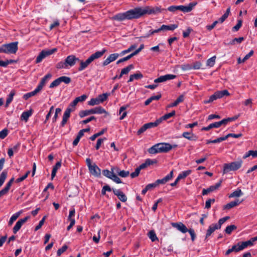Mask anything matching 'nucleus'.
Here are the masks:
<instances>
[{
    "label": "nucleus",
    "mask_w": 257,
    "mask_h": 257,
    "mask_svg": "<svg viewBox=\"0 0 257 257\" xmlns=\"http://www.w3.org/2000/svg\"><path fill=\"white\" fill-rule=\"evenodd\" d=\"M243 195V192L241 191V190L240 189H237L235 191H233L232 193H231L229 195V198L232 197H238L241 195Z\"/></svg>",
    "instance_id": "nucleus-39"
},
{
    "label": "nucleus",
    "mask_w": 257,
    "mask_h": 257,
    "mask_svg": "<svg viewBox=\"0 0 257 257\" xmlns=\"http://www.w3.org/2000/svg\"><path fill=\"white\" fill-rule=\"evenodd\" d=\"M178 28V25L176 24H171L170 25H163L161 26V30L164 31H173Z\"/></svg>",
    "instance_id": "nucleus-29"
},
{
    "label": "nucleus",
    "mask_w": 257,
    "mask_h": 257,
    "mask_svg": "<svg viewBox=\"0 0 257 257\" xmlns=\"http://www.w3.org/2000/svg\"><path fill=\"white\" fill-rule=\"evenodd\" d=\"M86 163L91 174L95 177H98L100 175V169L95 163L92 164L91 161L89 158L86 159Z\"/></svg>",
    "instance_id": "nucleus-8"
},
{
    "label": "nucleus",
    "mask_w": 257,
    "mask_h": 257,
    "mask_svg": "<svg viewBox=\"0 0 257 257\" xmlns=\"http://www.w3.org/2000/svg\"><path fill=\"white\" fill-rule=\"evenodd\" d=\"M105 131H106L105 129L102 130L99 132L96 133V134H94L93 135H92V136H91L90 138V139L91 141H94L96 138L102 135Z\"/></svg>",
    "instance_id": "nucleus-46"
},
{
    "label": "nucleus",
    "mask_w": 257,
    "mask_h": 257,
    "mask_svg": "<svg viewBox=\"0 0 257 257\" xmlns=\"http://www.w3.org/2000/svg\"><path fill=\"white\" fill-rule=\"evenodd\" d=\"M192 31H193L192 29L190 27H188L186 31H183V37L184 38L188 37Z\"/></svg>",
    "instance_id": "nucleus-60"
},
{
    "label": "nucleus",
    "mask_w": 257,
    "mask_h": 257,
    "mask_svg": "<svg viewBox=\"0 0 257 257\" xmlns=\"http://www.w3.org/2000/svg\"><path fill=\"white\" fill-rule=\"evenodd\" d=\"M222 125H226L224 119H223L222 120H221L219 121L212 123L210 124L207 126L203 127L202 128L201 130L205 131H208L209 130H210V129H211L212 128H218Z\"/></svg>",
    "instance_id": "nucleus-12"
},
{
    "label": "nucleus",
    "mask_w": 257,
    "mask_h": 257,
    "mask_svg": "<svg viewBox=\"0 0 257 257\" xmlns=\"http://www.w3.org/2000/svg\"><path fill=\"white\" fill-rule=\"evenodd\" d=\"M61 84L59 78L53 81L50 85L49 88H52L59 86Z\"/></svg>",
    "instance_id": "nucleus-51"
},
{
    "label": "nucleus",
    "mask_w": 257,
    "mask_h": 257,
    "mask_svg": "<svg viewBox=\"0 0 257 257\" xmlns=\"http://www.w3.org/2000/svg\"><path fill=\"white\" fill-rule=\"evenodd\" d=\"M134 66L133 64H130L127 67L122 69L121 71L120 74L118 77V79L121 78L123 75L127 74L132 69H134Z\"/></svg>",
    "instance_id": "nucleus-25"
},
{
    "label": "nucleus",
    "mask_w": 257,
    "mask_h": 257,
    "mask_svg": "<svg viewBox=\"0 0 257 257\" xmlns=\"http://www.w3.org/2000/svg\"><path fill=\"white\" fill-rule=\"evenodd\" d=\"M39 92H40V90H39V89L36 88L34 91L25 94L23 95V98L25 100H27L29 98L33 96H35L36 94H37Z\"/></svg>",
    "instance_id": "nucleus-30"
},
{
    "label": "nucleus",
    "mask_w": 257,
    "mask_h": 257,
    "mask_svg": "<svg viewBox=\"0 0 257 257\" xmlns=\"http://www.w3.org/2000/svg\"><path fill=\"white\" fill-rule=\"evenodd\" d=\"M141 170V169L139 167H137L135 169V172H134L131 174V177L132 178H135V177L138 176L140 173Z\"/></svg>",
    "instance_id": "nucleus-56"
},
{
    "label": "nucleus",
    "mask_w": 257,
    "mask_h": 257,
    "mask_svg": "<svg viewBox=\"0 0 257 257\" xmlns=\"http://www.w3.org/2000/svg\"><path fill=\"white\" fill-rule=\"evenodd\" d=\"M56 68L58 69H61L63 68H66L68 67L67 66V64L66 63L65 61H61L58 62L56 65Z\"/></svg>",
    "instance_id": "nucleus-50"
},
{
    "label": "nucleus",
    "mask_w": 257,
    "mask_h": 257,
    "mask_svg": "<svg viewBox=\"0 0 257 257\" xmlns=\"http://www.w3.org/2000/svg\"><path fill=\"white\" fill-rule=\"evenodd\" d=\"M160 123V121L159 120V119H157L155 122H150L145 123V124L148 130L149 128L156 127Z\"/></svg>",
    "instance_id": "nucleus-34"
},
{
    "label": "nucleus",
    "mask_w": 257,
    "mask_h": 257,
    "mask_svg": "<svg viewBox=\"0 0 257 257\" xmlns=\"http://www.w3.org/2000/svg\"><path fill=\"white\" fill-rule=\"evenodd\" d=\"M148 235L152 242L158 240V238L157 237L154 230H152L150 231L148 233Z\"/></svg>",
    "instance_id": "nucleus-38"
},
{
    "label": "nucleus",
    "mask_w": 257,
    "mask_h": 257,
    "mask_svg": "<svg viewBox=\"0 0 257 257\" xmlns=\"http://www.w3.org/2000/svg\"><path fill=\"white\" fill-rule=\"evenodd\" d=\"M216 56H214L211 58L208 59L206 62V65L210 67H213L215 63Z\"/></svg>",
    "instance_id": "nucleus-43"
},
{
    "label": "nucleus",
    "mask_w": 257,
    "mask_h": 257,
    "mask_svg": "<svg viewBox=\"0 0 257 257\" xmlns=\"http://www.w3.org/2000/svg\"><path fill=\"white\" fill-rule=\"evenodd\" d=\"M100 104L99 101L97 98H91L88 102V104L91 106H94L95 105H98Z\"/></svg>",
    "instance_id": "nucleus-49"
},
{
    "label": "nucleus",
    "mask_w": 257,
    "mask_h": 257,
    "mask_svg": "<svg viewBox=\"0 0 257 257\" xmlns=\"http://www.w3.org/2000/svg\"><path fill=\"white\" fill-rule=\"evenodd\" d=\"M159 153H167L172 149L169 143H158Z\"/></svg>",
    "instance_id": "nucleus-17"
},
{
    "label": "nucleus",
    "mask_w": 257,
    "mask_h": 257,
    "mask_svg": "<svg viewBox=\"0 0 257 257\" xmlns=\"http://www.w3.org/2000/svg\"><path fill=\"white\" fill-rule=\"evenodd\" d=\"M163 11H166V10L161 9L159 7H138L127 11L125 13L118 14L113 17V19L118 21H122L124 20L136 19L146 14H156L161 13Z\"/></svg>",
    "instance_id": "nucleus-1"
},
{
    "label": "nucleus",
    "mask_w": 257,
    "mask_h": 257,
    "mask_svg": "<svg viewBox=\"0 0 257 257\" xmlns=\"http://www.w3.org/2000/svg\"><path fill=\"white\" fill-rule=\"evenodd\" d=\"M16 61L15 60L10 59V60H7L6 61H2L1 60V67H7L9 64H12L13 63H15Z\"/></svg>",
    "instance_id": "nucleus-47"
},
{
    "label": "nucleus",
    "mask_w": 257,
    "mask_h": 257,
    "mask_svg": "<svg viewBox=\"0 0 257 257\" xmlns=\"http://www.w3.org/2000/svg\"><path fill=\"white\" fill-rule=\"evenodd\" d=\"M112 191L115 195L117 196L118 198L123 202H125L127 200V197L125 194L120 189H112Z\"/></svg>",
    "instance_id": "nucleus-18"
},
{
    "label": "nucleus",
    "mask_w": 257,
    "mask_h": 257,
    "mask_svg": "<svg viewBox=\"0 0 257 257\" xmlns=\"http://www.w3.org/2000/svg\"><path fill=\"white\" fill-rule=\"evenodd\" d=\"M60 83L64 82L65 84H69L71 82V78L69 77L63 76L59 77Z\"/></svg>",
    "instance_id": "nucleus-45"
},
{
    "label": "nucleus",
    "mask_w": 257,
    "mask_h": 257,
    "mask_svg": "<svg viewBox=\"0 0 257 257\" xmlns=\"http://www.w3.org/2000/svg\"><path fill=\"white\" fill-rule=\"evenodd\" d=\"M217 99L221 98L223 97L224 96H228L229 95V93L227 90H223L222 91H217L215 92Z\"/></svg>",
    "instance_id": "nucleus-36"
},
{
    "label": "nucleus",
    "mask_w": 257,
    "mask_h": 257,
    "mask_svg": "<svg viewBox=\"0 0 257 257\" xmlns=\"http://www.w3.org/2000/svg\"><path fill=\"white\" fill-rule=\"evenodd\" d=\"M137 47V45H136V44H134V45H131L127 49L121 51V52L120 53V55L123 56L124 54L130 52L133 50L136 49Z\"/></svg>",
    "instance_id": "nucleus-42"
},
{
    "label": "nucleus",
    "mask_w": 257,
    "mask_h": 257,
    "mask_svg": "<svg viewBox=\"0 0 257 257\" xmlns=\"http://www.w3.org/2000/svg\"><path fill=\"white\" fill-rule=\"evenodd\" d=\"M32 113H33L32 109H30L28 111H24L21 116V120H25V121H27L29 119V117L32 115Z\"/></svg>",
    "instance_id": "nucleus-26"
},
{
    "label": "nucleus",
    "mask_w": 257,
    "mask_h": 257,
    "mask_svg": "<svg viewBox=\"0 0 257 257\" xmlns=\"http://www.w3.org/2000/svg\"><path fill=\"white\" fill-rule=\"evenodd\" d=\"M46 218V216H44L43 217V218L40 221L38 225H37L35 228V231H37L41 228L42 226L43 225L44 223Z\"/></svg>",
    "instance_id": "nucleus-55"
},
{
    "label": "nucleus",
    "mask_w": 257,
    "mask_h": 257,
    "mask_svg": "<svg viewBox=\"0 0 257 257\" xmlns=\"http://www.w3.org/2000/svg\"><path fill=\"white\" fill-rule=\"evenodd\" d=\"M196 3H191L188 6H171L168 8L167 10L171 12L174 13L177 11H180L184 13L191 12L193 7L196 6Z\"/></svg>",
    "instance_id": "nucleus-5"
},
{
    "label": "nucleus",
    "mask_w": 257,
    "mask_h": 257,
    "mask_svg": "<svg viewBox=\"0 0 257 257\" xmlns=\"http://www.w3.org/2000/svg\"><path fill=\"white\" fill-rule=\"evenodd\" d=\"M18 42H15L3 45L1 46V53L15 54L18 49Z\"/></svg>",
    "instance_id": "nucleus-7"
},
{
    "label": "nucleus",
    "mask_w": 257,
    "mask_h": 257,
    "mask_svg": "<svg viewBox=\"0 0 257 257\" xmlns=\"http://www.w3.org/2000/svg\"><path fill=\"white\" fill-rule=\"evenodd\" d=\"M242 25V21L238 20L237 24L232 28V31L236 32L239 30Z\"/></svg>",
    "instance_id": "nucleus-57"
},
{
    "label": "nucleus",
    "mask_w": 257,
    "mask_h": 257,
    "mask_svg": "<svg viewBox=\"0 0 257 257\" xmlns=\"http://www.w3.org/2000/svg\"><path fill=\"white\" fill-rule=\"evenodd\" d=\"M15 95V91L14 90H13L11 91L10 93L8 96L7 99L6 103L5 104L6 107H7L11 103L13 99L14 96Z\"/></svg>",
    "instance_id": "nucleus-33"
},
{
    "label": "nucleus",
    "mask_w": 257,
    "mask_h": 257,
    "mask_svg": "<svg viewBox=\"0 0 257 257\" xmlns=\"http://www.w3.org/2000/svg\"><path fill=\"white\" fill-rule=\"evenodd\" d=\"M130 174V172L128 171H125V170H120L119 172L118 175L121 177H127Z\"/></svg>",
    "instance_id": "nucleus-61"
},
{
    "label": "nucleus",
    "mask_w": 257,
    "mask_h": 257,
    "mask_svg": "<svg viewBox=\"0 0 257 257\" xmlns=\"http://www.w3.org/2000/svg\"><path fill=\"white\" fill-rule=\"evenodd\" d=\"M68 246L66 245H64L61 248H59L57 251V256H60L62 253H63L66 250Z\"/></svg>",
    "instance_id": "nucleus-54"
},
{
    "label": "nucleus",
    "mask_w": 257,
    "mask_h": 257,
    "mask_svg": "<svg viewBox=\"0 0 257 257\" xmlns=\"http://www.w3.org/2000/svg\"><path fill=\"white\" fill-rule=\"evenodd\" d=\"M165 81H166L167 80L174 79L176 77V75H173V74H166L165 75H163Z\"/></svg>",
    "instance_id": "nucleus-59"
},
{
    "label": "nucleus",
    "mask_w": 257,
    "mask_h": 257,
    "mask_svg": "<svg viewBox=\"0 0 257 257\" xmlns=\"http://www.w3.org/2000/svg\"><path fill=\"white\" fill-rule=\"evenodd\" d=\"M230 12V8L229 7L226 11L225 13L218 20V23H222L228 17Z\"/></svg>",
    "instance_id": "nucleus-35"
},
{
    "label": "nucleus",
    "mask_w": 257,
    "mask_h": 257,
    "mask_svg": "<svg viewBox=\"0 0 257 257\" xmlns=\"http://www.w3.org/2000/svg\"><path fill=\"white\" fill-rule=\"evenodd\" d=\"M182 136L189 140V141H196L197 140V137L194 134L192 133V132H184L182 135Z\"/></svg>",
    "instance_id": "nucleus-23"
},
{
    "label": "nucleus",
    "mask_w": 257,
    "mask_h": 257,
    "mask_svg": "<svg viewBox=\"0 0 257 257\" xmlns=\"http://www.w3.org/2000/svg\"><path fill=\"white\" fill-rule=\"evenodd\" d=\"M239 244L240 242H238L236 244L233 245L231 248L227 249L225 253V255H228L231 252L233 251L238 252L241 250L239 246Z\"/></svg>",
    "instance_id": "nucleus-24"
},
{
    "label": "nucleus",
    "mask_w": 257,
    "mask_h": 257,
    "mask_svg": "<svg viewBox=\"0 0 257 257\" xmlns=\"http://www.w3.org/2000/svg\"><path fill=\"white\" fill-rule=\"evenodd\" d=\"M242 161L241 160H237L230 163H226L223 166V173L225 174L230 171H234L239 169L242 166Z\"/></svg>",
    "instance_id": "nucleus-6"
},
{
    "label": "nucleus",
    "mask_w": 257,
    "mask_h": 257,
    "mask_svg": "<svg viewBox=\"0 0 257 257\" xmlns=\"http://www.w3.org/2000/svg\"><path fill=\"white\" fill-rule=\"evenodd\" d=\"M106 52V50L103 49L101 51H97L92 54L85 61H80V66L78 69V71H82L86 69L91 62L101 57Z\"/></svg>",
    "instance_id": "nucleus-2"
},
{
    "label": "nucleus",
    "mask_w": 257,
    "mask_h": 257,
    "mask_svg": "<svg viewBox=\"0 0 257 257\" xmlns=\"http://www.w3.org/2000/svg\"><path fill=\"white\" fill-rule=\"evenodd\" d=\"M73 111V108H67L65 110L62 118V120L61 123V126L63 127L67 123L68 119L70 116V113L71 112Z\"/></svg>",
    "instance_id": "nucleus-15"
},
{
    "label": "nucleus",
    "mask_w": 257,
    "mask_h": 257,
    "mask_svg": "<svg viewBox=\"0 0 257 257\" xmlns=\"http://www.w3.org/2000/svg\"><path fill=\"white\" fill-rule=\"evenodd\" d=\"M57 51L56 48H53L50 50H42L39 55L36 58V63H39L41 62L42 60L45 58L46 57L53 54Z\"/></svg>",
    "instance_id": "nucleus-9"
},
{
    "label": "nucleus",
    "mask_w": 257,
    "mask_h": 257,
    "mask_svg": "<svg viewBox=\"0 0 257 257\" xmlns=\"http://www.w3.org/2000/svg\"><path fill=\"white\" fill-rule=\"evenodd\" d=\"M175 113H176L175 111L173 110L171 112L165 114L162 117H160L159 118V120L160 121V122L161 123L163 120H167V119H169V118L175 115Z\"/></svg>",
    "instance_id": "nucleus-31"
},
{
    "label": "nucleus",
    "mask_w": 257,
    "mask_h": 257,
    "mask_svg": "<svg viewBox=\"0 0 257 257\" xmlns=\"http://www.w3.org/2000/svg\"><path fill=\"white\" fill-rule=\"evenodd\" d=\"M14 178L13 177L10 179V180L7 183L6 187H5L2 190H1V196L4 195L8 193L9 192L11 186H12L14 181Z\"/></svg>",
    "instance_id": "nucleus-22"
},
{
    "label": "nucleus",
    "mask_w": 257,
    "mask_h": 257,
    "mask_svg": "<svg viewBox=\"0 0 257 257\" xmlns=\"http://www.w3.org/2000/svg\"><path fill=\"white\" fill-rule=\"evenodd\" d=\"M119 54L117 53H113L110 54L107 58H108L110 62L115 61L119 56Z\"/></svg>",
    "instance_id": "nucleus-53"
},
{
    "label": "nucleus",
    "mask_w": 257,
    "mask_h": 257,
    "mask_svg": "<svg viewBox=\"0 0 257 257\" xmlns=\"http://www.w3.org/2000/svg\"><path fill=\"white\" fill-rule=\"evenodd\" d=\"M237 228V227L235 225H230L227 226L225 229V232L227 234H230L232 231Z\"/></svg>",
    "instance_id": "nucleus-44"
},
{
    "label": "nucleus",
    "mask_w": 257,
    "mask_h": 257,
    "mask_svg": "<svg viewBox=\"0 0 257 257\" xmlns=\"http://www.w3.org/2000/svg\"><path fill=\"white\" fill-rule=\"evenodd\" d=\"M30 218V216H27L24 218L19 219L14 226L13 229V231L14 234H16L18 231L21 229L23 224H24L26 221Z\"/></svg>",
    "instance_id": "nucleus-11"
},
{
    "label": "nucleus",
    "mask_w": 257,
    "mask_h": 257,
    "mask_svg": "<svg viewBox=\"0 0 257 257\" xmlns=\"http://www.w3.org/2000/svg\"><path fill=\"white\" fill-rule=\"evenodd\" d=\"M241 202V201H239L238 199H236L234 201H231L230 202L226 204L225 205L223 206V209H230L235 206L238 205Z\"/></svg>",
    "instance_id": "nucleus-21"
},
{
    "label": "nucleus",
    "mask_w": 257,
    "mask_h": 257,
    "mask_svg": "<svg viewBox=\"0 0 257 257\" xmlns=\"http://www.w3.org/2000/svg\"><path fill=\"white\" fill-rule=\"evenodd\" d=\"M102 174L106 177L113 180L114 182L117 184L122 183L120 178L117 177L116 174L113 173L111 170V171H109L107 169L103 170L102 171Z\"/></svg>",
    "instance_id": "nucleus-10"
},
{
    "label": "nucleus",
    "mask_w": 257,
    "mask_h": 257,
    "mask_svg": "<svg viewBox=\"0 0 257 257\" xmlns=\"http://www.w3.org/2000/svg\"><path fill=\"white\" fill-rule=\"evenodd\" d=\"M148 152L151 154H155L159 153L158 144H157L149 148Z\"/></svg>",
    "instance_id": "nucleus-37"
},
{
    "label": "nucleus",
    "mask_w": 257,
    "mask_h": 257,
    "mask_svg": "<svg viewBox=\"0 0 257 257\" xmlns=\"http://www.w3.org/2000/svg\"><path fill=\"white\" fill-rule=\"evenodd\" d=\"M61 166V161L57 162L55 165L53 166L51 173V180H53L55 177L58 169H59Z\"/></svg>",
    "instance_id": "nucleus-28"
},
{
    "label": "nucleus",
    "mask_w": 257,
    "mask_h": 257,
    "mask_svg": "<svg viewBox=\"0 0 257 257\" xmlns=\"http://www.w3.org/2000/svg\"><path fill=\"white\" fill-rule=\"evenodd\" d=\"M87 96L85 94H83L80 96L77 97L75 98V100L77 102V103L79 102H83L87 98Z\"/></svg>",
    "instance_id": "nucleus-64"
},
{
    "label": "nucleus",
    "mask_w": 257,
    "mask_h": 257,
    "mask_svg": "<svg viewBox=\"0 0 257 257\" xmlns=\"http://www.w3.org/2000/svg\"><path fill=\"white\" fill-rule=\"evenodd\" d=\"M65 60L67 66H69L70 67L74 66L77 61H80L78 58L76 57L73 55L67 56Z\"/></svg>",
    "instance_id": "nucleus-16"
},
{
    "label": "nucleus",
    "mask_w": 257,
    "mask_h": 257,
    "mask_svg": "<svg viewBox=\"0 0 257 257\" xmlns=\"http://www.w3.org/2000/svg\"><path fill=\"white\" fill-rule=\"evenodd\" d=\"M244 38L242 37H239V38H235L232 39V40H231L229 42V43H228V44L234 45L236 43L240 44L244 40Z\"/></svg>",
    "instance_id": "nucleus-41"
},
{
    "label": "nucleus",
    "mask_w": 257,
    "mask_h": 257,
    "mask_svg": "<svg viewBox=\"0 0 257 257\" xmlns=\"http://www.w3.org/2000/svg\"><path fill=\"white\" fill-rule=\"evenodd\" d=\"M239 246L240 247L241 250H243V249L246 248L248 246H252L254 244V241L252 239V238H250L249 240L246 241H243V242H239Z\"/></svg>",
    "instance_id": "nucleus-20"
},
{
    "label": "nucleus",
    "mask_w": 257,
    "mask_h": 257,
    "mask_svg": "<svg viewBox=\"0 0 257 257\" xmlns=\"http://www.w3.org/2000/svg\"><path fill=\"white\" fill-rule=\"evenodd\" d=\"M105 113L108 115V113L101 106H98L89 110H81L79 113V115L82 118L91 114Z\"/></svg>",
    "instance_id": "nucleus-4"
},
{
    "label": "nucleus",
    "mask_w": 257,
    "mask_h": 257,
    "mask_svg": "<svg viewBox=\"0 0 257 257\" xmlns=\"http://www.w3.org/2000/svg\"><path fill=\"white\" fill-rule=\"evenodd\" d=\"M30 172L29 171H28L24 176H22L21 177H20L19 178H18L16 180V183H20L23 181H24L25 179H26L28 176L29 175V174H30Z\"/></svg>",
    "instance_id": "nucleus-58"
},
{
    "label": "nucleus",
    "mask_w": 257,
    "mask_h": 257,
    "mask_svg": "<svg viewBox=\"0 0 257 257\" xmlns=\"http://www.w3.org/2000/svg\"><path fill=\"white\" fill-rule=\"evenodd\" d=\"M143 77V75L140 72H138L136 73L131 75L130 76V79L127 81V82H131L134 81V80H138L141 79Z\"/></svg>",
    "instance_id": "nucleus-27"
},
{
    "label": "nucleus",
    "mask_w": 257,
    "mask_h": 257,
    "mask_svg": "<svg viewBox=\"0 0 257 257\" xmlns=\"http://www.w3.org/2000/svg\"><path fill=\"white\" fill-rule=\"evenodd\" d=\"M222 182V180H220L219 181L217 182L215 185L210 186L207 189H203L202 190V194L203 195H205L210 192H213L215 190L218 189L220 187Z\"/></svg>",
    "instance_id": "nucleus-13"
},
{
    "label": "nucleus",
    "mask_w": 257,
    "mask_h": 257,
    "mask_svg": "<svg viewBox=\"0 0 257 257\" xmlns=\"http://www.w3.org/2000/svg\"><path fill=\"white\" fill-rule=\"evenodd\" d=\"M108 97V94L107 93H103L102 94H100L97 97V98L99 101V103H102L104 101H105Z\"/></svg>",
    "instance_id": "nucleus-48"
},
{
    "label": "nucleus",
    "mask_w": 257,
    "mask_h": 257,
    "mask_svg": "<svg viewBox=\"0 0 257 257\" xmlns=\"http://www.w3.org/2000/svg\"><path fill=\"white\" fill-rule=\"evenodd\" d=\"M242 136V134L241 133L238 134H228L226 136H224L225 140L228 139L229 137H233L235 138H238Z\"/></svg>",
    "instance_id": "nucleus-52"
},
{
    "label": "nucleus",
    "mask_w": 257,
    "mask_h": 257,
    "mask_svg": "<svg viewBox=\"0 0 257 257\" xmlns=\"http://www.w3.org/2000/svg\"><path fill=\"white\" fill-rule=\"evenodd\" d=\"M191 235V240L192 241H194L196 238V234L193 229L190 228L188 229V231Z\"/></svg>",
    "instance_id": "nucleus-63"
},
{
    "label": "nucleus",
    "mask_w": 257,
    "mask_h": 257,
    "mask_svg": "<svg viewBox=\"0 0 257 257\" xmlns=\"http://www.w3.org/2000/svg\"><path fill=\"white\" fill-rule=\"evenodd\" d=\"M191 171L190 170L183 171L179 174L177 178L179 180L181 179H184L187 176L190 175L191 174Z\"/></svg>",
    "instance_id": "nucleus-40"
},
{
    "label": "nucleus",
    "mask_w": 257,
    "mask_h": 257,
    "mask_svg": "<svg viewBox=\"0 0 257 257\" xmlns=\"http://www.w3.org/2000/svg\"><path fill=\"white\" fill-rule=\"evenodd\" d=\"M229 218L230 217L229 216L224 217L219 219L217 223L212 224L209 225L206 231L205 239L209 237L216 230L220 229L222 224H223L226 220L229 219Z\"/></svg>",
    "instance_id": "nucleus-3"
},
{
    "label": "nucleus",
    "mask_w": 257,
    "mask_h": 257,
    "mask_svg": "<svg viewBox=\"0 0 257 257\" xmlns=\"http://www.w3.org/2000/svg\"><path fill=\"white\" fill-rule=\"evenodd\" d=\"M172 227L176 228L182 233H186L188 229L187 227L181 222L171 223Z\"/></svg>",
    "instance_id": "nucleus-14"
},
{
    "label": "nucleus",
    "mask_w": 257,
    "mask_h": 257,
    "mask_svg": "<svg viewBox=\"0 0 257 257\" xmlns=\"http://www.w3.org/2000/svg\"><path fill=\"white\" fill-rule=\"evenodd\" d=\"M191 235V240L192 241H194L196 238V234L193 229L190 228L188 229V231Z\"/></svg>",
    "instance_id": "nucleus-62"
},
{
    "label": "nucleus",
    "mask_w": 257,
    "mask_h": 257,
    "mask_svg": "<svg viewBox=\"0 0 257 257\" xmlns=\"http://www.w3.org/2000/svg\"><path fill=\"white\" fill-rule=\"evenodd\" d=\"M127 107H128V105H123L120 107V109L119 110V114H121L122 113V114L121 115L120 117H119V119L120 120H122L126 116V115L127 114V112L125 111V110L127 108Z\"/></svg>",
    "instance_id": "nucleus-32"
},
{
    "label": "nucleus",
    "mask_w": 257,
    "mask_h": 257,
    "mask_svg": "<svg viewBox=\"0 0 257 257\" xmlns=\"http://www.w3.org/2000/svg\"><path fill=\"white\" fill-rule=\"evenodd\" d=\"M52 77V74L50 73H48L46 74L43 78H42L41 81L37 87V88L40 90V91L42 89L43 86L46 84L48 79H50Z\"/></svg>",
    "instance_id": "nucleus-19"
}]
</instances>
